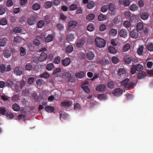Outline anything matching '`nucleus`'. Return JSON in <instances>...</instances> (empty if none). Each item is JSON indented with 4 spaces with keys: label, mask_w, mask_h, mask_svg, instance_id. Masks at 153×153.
Segmentation results:
<instances>
[{
    "label": "nucleus",
    "mask_w": 153,
    "mask_h": 153,
    "mask_svg": "<svg viewBox=\"0 0 153 153\" xmlns=\"http://www.w3.org/2000/svg\"><path fill=\"white\" fill-rule=\"evenodd\" d=\"M146 75V73L144 71H142L139 72L137 74V78L140 79L145 77Z\"/></svg>",
    "instance_id": "4be33fe9"
},
{
    "label": "nucleus",
    "mask_w": 153,
    "mask_h": 153,
    "mask_svg": "<svg viewBox=\"0 0 153 153\" xmlns=\"http://www.w3.org/2000/svg\"><path fill=\"white\" fill-rule=\"evenodd\" d=\"M6 39L5 38H1L0 39V46H4L6 44Z\"/></svg>",
    "instance_id": "2f4dec72"
},
{
    "label": "nucleus",
    "mask_w": 153,
    "mask_h": 153,
    "mask_svg": "<svg viewBox=\"0 0 153 153\" xmlns=\"http://www.w3.org/2000/svg\"><path fill=\"white\" fill-rule=\"evenodd\" d=\"M45 25L44 21L42 20H41L38 22L37 26L39 28H42Z\"/></svg>",
    "instance_id": "473e14b6"
},
{
    "label": "nucleus",
    "mask_w": 153,
    "mask_h": 153,
    "mask_svg": "<svg viewBox=\"0 0 153 153\" xmlns=\"http://www.w3.org/2000/svg\"><path fill=\"white\" fill-rule=\"evenodd\" d=\"M136 68V65H134L132 66L131 70V73L132 74H134L137 71Z\"/></svg>",
    "instance_id": "603ef678"
},
{
    "label": "nucleus",
    "mask_w": 153,
    "mask_h": 153,
    "mask_svg": "<svg viewBox=\"0 0 153 153\" xmlns=\"http://www.w3.org/2000/svg\"><path fill=\"white\" fill-rule=\"evenodd\" d=\"M40 77L44 78H49V74L47 72H45L40 75Z\"/></svg>",
    "instance_id": "6e6d98bb"
},
{
    "label": "nucleus",
    "mask_w": 153,
    "mask_h": 153,
    "mask_svg": "<svg viewBox=\"0 0 153 153\" xmlns=\"http://www.w3.org/2000/svg\"><path fill=\"white\" fill-rule=\"evenodd\" d=\"M86 57L90 60H92L94 57V53L91 52H88L87 53Z\"/></svg>",
    "instance_id": "a211bd4d"
},
{
    "label": "nucleus",
    "mask_w": 153,
    "mask_h": 153,
    "mask_svg": "<svg viewBox=\"0 0 153 153\" xmlns=\"http://www.w3.org/2000/svg\"><path fill=\"white\" fill-rule=\"evenodd\" d=\"M36 22V19L33 16L30 17L27 20V23L30 25H32Z\"/></svg>",
    "instance_id": "2eb2a0df"
},
{
    "label": "nucleus",
    "mask_w": 153,
    "mask_h": 153,
    "mask_svg": "<svg viewBox=\"0 0 153 153\" xmlns=\"http://www.w3.org/2000/svg\"><path fill=\"white\" fill-rule=\"evenodd\" d=\"M13 109L15 111H18L20 110V107L17 104L15 103L13 105Z\"/></svg>",
    "instance_id": "79ce46f5"
},
{
    "label": "nucleus",
    "mask_w": 153,
    "mask_h": 153,
    "mask_svg": "<svg viewBox=\"0 0 153 153\" xmlns=\"http://www.w3.org/2000/svg\"><path fill=\"white\" fill-rule=\"evenodd\" d=\"M54 108L53 107L47 106L45 108V110L48 112L52 113L54 110Z\"/></svg>",
    "instance_id": "5701e85b"
},
{
    "label": "nucleus",
    "mask_w": 153,
    "mask_h": 153,
    "mask_svg": "<svg viewBox=\"0 0 153 153\" xmlns=\"http://www.w3.org/2000/svg\"><path fill=\"white\" fill-rule=\"evenodd\" d=\"M81 107L80 105L78 103H77L74 104V109L75 110L80 109Z\"/></svg>",
    "instance_id": "680f3d73"
},
{
    "label": "nucleus",
    "mask_w": 153,
    "mask_h": 153,
    "mask_svg": "<svg viewBox=\"0 0 153 153\" xmlns=\"http://www.w3.org/2000/svg\"><path fill=\"white\" fill-rule=\"evenodd\" d=\"M124 61L126 63L129 64L132 61V58L131 57L126 56L124 59Z\"/></svg>",
    "instance_id": "c85d7f7f"
},
{
    "label": "nucleus",
    "mask_w": 153,
    "mask_h": 153,
    "mask_svg": "<svg viewBox=\"0 0 153 153\" xmlns=\"http://www.w3.org/2000/svg\"><path fill=\"white\" fill-rule=\"evenodd\" d=\"M137 29L139 30H142L143 28V25L141 22L138 23L137 25Z\"/></svg>",
    "instance_id": "13d9d810"
},
{
    "label": "nucleus",
    "mask_w": 153,
    "mask_h": 153,
    "mask_svg": "<svg viewBox=\"0 0 153 153\" xmlns=\"http://www.w3.org/2000/svg\"><path fill=\"white\" fill-rule=\"evenodd\" d=\"M95 42L96 46L99 48L104 47L105 45V41L99 37H97L95 38Z\"/></svg>",
    "instance_id": "f03ea898"
},
{
    "label": "nucleus",
    "mask_w": 153,
    "mask_h": 153,
    "mask_svg": "<svg viewBox=\"0 0 153 153\" xmlns=\"http://www.w3.org/2000/svg\"><path fill=\"white\" fill-rule=\"evenodd\" d=\"M116 6L113 3H111L109 4L108 8L110 11H114L115 9Z\"/></svg>",
    "instance_id": "c9c22d12"
},
{
    "label": "nucleus",
    "mask_w": 153,
    "mask_h": 153,
    "mask_svg": "<svg viewBox=\"0 0 153 153\" xmlns=\"http://www.w3.org/2000/svg\"><path fill=\"white\" fill-rule=\"evenodd\" d=\"M118 74L120 77H124L126 76V71L123 68H119L118 71Z\"/></svg>",
    "instance_id": "1a4fd4ad"
},
{
    "label": "nucleus",
    "mask_w": 153,
    "mask_h": 153,
    "mask_svg": "<svg viewBox=\"0 0 153 153\" xmlns=\"http://www.w3.org/2000/svg\"><path fill=\"white\" fill-rule=\"evenodd\" d=\"M108 5H104L101 8V11L102 12H105L108 10Z\"/></svg>",
    "instance_id": "864d4df0"
},
{
    "label": "nucleus",
    "mask_w": 153,
    "mask_h": 153,
    "mask_svg": "<svg viewBox=\"0 0 153 153\" xmlns=\"http://www.w3.org/2000/svg\"><path fill=\"white\" fill-rule=\"evenodd\" d=\"M81 88L83 89V90L87 93L88 94L90 92V90L88 86L81 85Z\"/></svg>",
    "instance_id": "49530a36"
},
{
    "label": "nucleus",
    "mask_w": 153,
    "mask_h": 153,
    "mask_svg": "<svg viewBox=\"0 0 153 153\" xmlns=\"http://www.w3.org/2000/svg\"><path fill=\"white\" fill-rule=\"evenodd\" d=\"M130 48V45L128 43L126 44L123 48V51L124 52L127 51Z\"/></svg>",
    "instance_id": "4c0bfd02"
},
{
    "label": "nucleus",
    "mask_w": 153,
    "mask_h": 153,
    "mask_svg": "<svg viewBox=\"0 0 153 153\" xmlns=\"http://www.w3.org/2000/svg\"><path fill=\"white\" fill-rule=\"evenodd\" d=\"M61 58L59 56H57L55 58L53 59V62L54 63L58 64L60 62Z\"/></svg>",
    "instance_id": "8fccbe9b"
},
{
    "label": "nucleus",
    "mask_w": 153,
    "mask_h": 153,
    "mask_svg": "<svg viewBox=\"0 0 153 153\" xmlns=\"http://www.w3.org/2000/svg\"><path fill=\"white\" fill-rule=\"evenodd\" d=\"M32 97L33 99L36 100V101H40L42 99V95L38 96L36 93H34L33 94Z\"/></svg>",
    "instance_id": "dca6fc26"
},
{
    "label": "nucleus",
    "mask_w": 153,
    "mask_h": 153,
    "mask_svg": "<svg viewBox=\"0 0 153 153\" xmlns=\"http://www.w3.org/2000/svg\"><path fill=\"white\" fill-rule=\"evenodd\" d=\"M106 89L105 85L104 84H100L97 86L96 88L97 91L102 92L105 90Z\"/></svg>",
    "instance_id": "ddd939ff"
},
{
    "label": "nucleus",
    "mask_w": 153,
    "mask_h": 153,
    "mask_svg": "<svg viewBox=\"0 0 153 153\" xmlns=\"http://www.w3.org/2000/svg\"><path fill=\"white\" fill-rule=\"evenodd\" d=\"M65 50L67 53H69L73 51V46L71 45H69L66 47Z\"/></svg>",
    "instance_id": "412c9836"
},
{
    "label": "nucleus",
    "mask_w": 153,
    "mask_h": 153,
    "mask_svg": "<svg viewBox=\"0 0 153 153\" xmlns=\"http://www.w3.org/2000/svg\"><path fill=\"white\" fill-rule=\"evenodd\" d=\"M7 23L6 19L5 18L2 19L0 21V24L3 25H4Z\"/></svg>",
    "instance_id": "052dcab7"
},
{
    "label": "nucleus",
    "mask_w": 153,
    "mask_h": 153,
    "mask_svg": "<svg viewBox=\"0 0 153 153\" xmlns=\"http://www.w3.org/2000/svg\"><path fill=\"white\" fill-rule=\"evenodd\" d=\"M114 86V83L113 82H108L107 85L108 87L110 88H113Z\"/></svg>",
    "instance_id": "774afa93"
},
{
    "label": "nucleus",
    "mask_w": 153,
    "mask_h": 153,
    "mask_svg": "<svg viewBox=\"0 0 153 153\" xmlns=\"http://www.w3.org/2000/svg\"><path fill=\"white\" fill-rule=\"evenodd\" d=\"M97 97L100 100L105 99L106 98V95L104 94H98Z\"/></svg>",
    "instance_id": "4d7b16f0"
},
{
    "label": "nucleus",
    "mask_w": 153,
    "mask_h": 153,
    "mask_svg": "<svg viewBox=\"0 0 153 153\" xmlns=\"http://www.w3.org/2000/svg\"><path fill=\"white\" fill-rule=\"evenodd\" d=\"M4 56L7 58L10 57V51L8 50H5L3 53Z\"/></svg>",
    "instance_id": "de8ad7c7"
},
{
    "label": "nucleus",
    "mask_w": 153,
    "mask_h": 153,
    "mask_svg": "<svg viewBox=\"0 0 153 153\" xmlns=\"http://www.w3.org/2000/svg\"><path fill=\"white\" fill-rule=\"evenodd\" d=\"M130 35L131 38L134 39L137 38L139 35L138 31L136 30H131L130 32Z\"/></svg>",
    "instance_id": "f8f14e48"
},
{
    "label": "nucleus",
    "mask_w": 153,
    "mask_h": 153,
    "mask_svg": "<svg viewBox=\"0 0 153 153\" xmlns=\"http://www.w3.org/2000/svg\"><path fill=\"white\" fill-rule=\"evenodd\" d=\"M47 58V56L46 53L44 52H42L38 58L39 61L43 62L45 61Z\"/></svg>",
    "instance_id": "423d86ee"
},
{
    "label": "nucleus",
    "mask_w": 153,
    "mask_h": 153,
    "mask_svg": "<svg viewBox=\"0 0 153 153\" xmlns=\"http://www.w3.org/2000/svg\"><path fill=\"white\" fill-rule=\"evenodd\" d=\"M62 65L64 66H67L71 63V60L69 58L66 57L62 61Z\"/></svg>",
    "instance_id": "4468645a"
},
{
    "label": "nucleus",
    "mask_w": 153,
    "mask_h": 153,
    "mask_svg": "<svg viewBox=\"0 0 153 153\" xmlns=\"http://www.w3.org/2000/svg\"><path fill=\"white\" fill-rule=\"evenodd\" d=\"M134 84L133 82L130 81V80L128 78L124 79L121 82V85L127 88H129L133 87Z\"/></svg>",
    "instance_id": "f257e3e1"
},
{
    "label": "nucleus",
    "mask_w": 153,
    "mask_h": 153,
    "mask_svg": "<svg viewBox=\"0 0 153 153\" xmlns=\"http://www.w3.org/2000/svg\"><path fill=\"white\" fill-rule=\"evenodd\" d=\"M108 50L109 52L113 54H115L117 52V50L112 46H110L108 48Z\"/></svg>",
    "instance_id": "aec40b11"
},
{
    "label": "nucleus",
    "mask_w": 153,
    "mask_h": 153,
    "mask_svg": "<svg viewBox=\"0 0 153 153\" xmlns=\"http://www.w3.org/2000/svg\"><path fill=\"white\" fill-rule=\"evenodd\" d=\"M20 55L21 56H24L26 54L25 49L22 47H21L20 48Z\"/></svg>",
    "instance_id": "37998d69"
},
{
    "label": "nucleus",
    "mask_w": 153,
    "mask_h": 153,
    "mask_svg": "<svg viewBox=\"0 0 153 153\" xmlns=\"http://www.w3.org/2000/svg\"><path fill=\"white\" fill-rule=\"evenodd\" d=\"M54 67V66L53 63H49L47 65L46 68L48 70L51 71L53 69Z\"/></svg>",
    "instance_id": "e433bc0d"
},
{
    "label": "nucleus",
    "mask_w": 153,
    "mask_h": 153,
    "mask_svg": "<svg viewBox=\"0 0 153 153\" xmlns=\"http://www.w3.org/2000/svg\"><path fill=\"white\" fill-rule=\"evenodd\" d=\"M117 30L114 29H111L110 30L109 32V33L110 35L114 36L117 34Z\"/></svg>",
    "instance_id": "c756f323"
},
{
    "label": "nucleus",
    "mask_w": 153,
    "mask_h": 153,
    "mask_svg": "<svg viewBox=\"0 0 153 153\" xmlns=\"http://www.w3.org/2000/svg\"><path fill=\"white\" fill-rule=\"evenodd\" d=\"M74 39V36L72 34H68L67 36L66 39L68 42H70L73 40Z\"/></svg>",
    "instance_id": "72a5a7b5"
},
{
    "label": "nucleus",
    "mask_w": 153,
    "mask_h": 153,
    "mask_svg": "<svg viewBox=\"0 0 153 153\" xmlns=\"http://www.w3.org/2000/svg\"><path fill=\"white\" fill-rule=\"evenodd\" d=\"M62 77L65 79H69L68 80V81L71 82L74 81V79L73 80V81H71V80L72 79V78L71 77V74L68 72H65L63 73L62 74Z\"/></svg>",
    "instance_id": "39448f33"
},
{
    "label": "nucleus",
    "mask_w": 153,
    "mask_h": 153,
    "mask_svg": "<svg viewBox=\"0 0 153 153\" xmlns=\"http://www.w3.org/2000/svg\"><path fill=\"white\" fill-rule=\"evenodd\" d=\"M14 73L16 75H21L23 73V69L22 67H18L14 69Z\"/></svg>",
    "instance_id": "6e6552de"
},
{
    "label": "nucleus",
    "mask_w": 153,
    "mask_h": 153,
    "mask_svg": "<svg viewBox=\"0 0 153 153\" xmlns=\"http://www.w3.org/2000/svg\"><path fill=\"white\" fill-rule=\"evenodd\" d=\"M77 8V6L75 4H72L69 7V8L70 10H74L76 9Z\"/></svg>",
    "instance_id": "a19ab883"
},
{
    "label": "nucleus",
    "mask_w": 153,
    "mask_h": 153,
    "mask_svg": "<svg viewBox=\"0 0 153 153\" xmlns=\"http://www.w3.org/2000/svg\"><path fill=\"white\" fill-rule=\"evenodd\" d=\"M147 47L148 51H153V43H151L148 44L147 45Z\"/></svg>",
    "instance_id": "ea45409f"
},
{
    "label": "nucleus",
    "mask_w": 153,
    "mask_h": 153,
    "mask_svg": "<svg viewBox=\"0 0 153 153\" xmlns=\"http://www.w3.org/2000/svg\"><path fill=\"white\" fill-rule=\"evenodd\" d=\"M136 67L137 71H142L143 69V66L140 64H138L136 66Z\"/></svg>",
    "instance_id": "bf43d9fd"
},
{
    "label": "nucleus",
    "mask_w": 153,
    "mask_h": 153,
    "mask_svg": "<svg viewBox=\"0 0 153 153\" xmlns=\"http://www.w3.org/2000/svg\"><path fill=\"white\" fill-rule=\"evenodd\" d=\"M52 6V2L51 1H48L45 2L44 4L45 8L47 9L51 7Z\"/></svg>",
    "instance_id": "393cba45"
},
{
    "label": "nucleus",
    "mask_w": 153,
    "mask_h": 153,
    "mask_svg": "<svg viewBox=\"0 0 153 153\" xmlns=\"http://www.w3.org/2000/svg\"><path fill=\"white\" fill-rule=\"evenodd\" d=\"M10 88L16 92H18L19 86L18 85H13V82L10 81Z\"/></svg>",
    "instance_id": "9b49d317"
},
{
    "label": "nucleus",
    "mask_w": 153,
    "mask_h": 153,
    "mask_svg": "<svg viewBox=\"0 0 153 153\" xmlns=\"http://www.w3.org/2000/svg\"><path fill=\"white\" fill-rule=\"evenodd\" d=\"M123 25L126 28L129 27L130 26V22L128 21H125L123 22Z\"/></svg>",
    "instance_id": "0e129e2a"
},
{
    "label": "nucleus",
    "mask_w": 153,
    "mask_h": 153,
    "mask_svg": "<svg viewBox=\"0 0 153 153\" xmlns=\"http://www.w3.org/2000/svg\"><path fill=\"white\" fill-rule=\"evenodd\" d=\"M14 42L18 43H20L22 41V38L19 36H16L14 38Z\"/></svg>",
    "instance_id": "a18cd8bd"
},
{
    "label": "nucleus",
    "mask_w": 153,
    "mask_h": 153,
    "mask_svg": "<svg viewBox=\"0 0 153 153\" xmlns=\"http://www.w3.org/2000/svg\"><path fill=\"white\" fill-rule=\"evenodd\" d=\"M54 38L53 34H50L48 35L45 39V41L46 42H49L53 41Z\"/></svg>",
    "instance_id": "6ab92c4d"
},
{
    "label": "nucleus",
    "mask_w": 153,
    "mask_h": 153,
    "mask_svg": "<svg viewBox=\"0 0 153 153\" xmlns=\"http://www.w3.org/2000/svg\"><path fill=\"white\" fill-rule=\"evenodd\" d=\"M87 29L89 31H93L94 29V26L93 24H89L87 27Z\"/></svg>",
    "instance_id": "09e8293b"
},
{
    "label": "nucleus",
    "mask_w": 153,
    "mask_h": 153,
    "mask_svg": "<svg viewBox=\"0 0 153 153\" xmlns=\"http://www.w3.org/2000/svg\"><path fill=\"white\" fill-rule=\"evenodd\" d=\"M95 5V3L93 1H91L88 3L87 7L89 9H92Z\"/></svg>",
    "instance_id": "a878e982"
},
{
    "label": "nucleus",
    "mask_w": 153,
    "mask_h": 153,
    "mask_svg": "<svg viewBox=\"0 0 153 153\" xmlns=\"http://www.w3.org/2000/svg\"><path fill=\"white\" fill-rule=\"evenodd\" d=\"M98 20L99 21H102L105 20L107 19L106 16L100 14L98 16Z\"/></svg>",
    "instance_id": "7c9ffc66"
},
{
    "label": "nucleus",
    "mask_w": 153,
    "mask_h": 153,
    "mask_svg": "<svg viewBox=\"0 0 153 153\" xmlns=\"http://www.w3.org/2000/svg\"><path fill=\"white\" fill-rule=\"evenodd\" d=\"M95 18V15L93 14H90L88 15L86 17V19L88 21L93 20Z\"/></svg>",
    "instance_id": "cd10ccee"
},
{
    "label": "nucleus",
    "mask_w": 153,
    "mask_h": 153,
    "mask_svg": "<svg viewBox=\"0 0 153 153\" xmlns=\"http://www.w3.org/2000/svg\"><path fill=\"white\" fill-rule=\"evenodd\" d=\"M61 105L65 107H68L71 106L72 103L70 101H63L61 103Z\"/></svg>",
    "instance_id": "bb28decb"
},
{
    "label": "nucleus",
    "mask_w": 153,
    "mask_h": 153,
    "mask_svg": "<svg viewBox=\"0 0 153 153\" xmlns=\"http://www.w3.org/2000/svg\"><path fill=\"white\" fill-rule=\"evenodd\" d=\"M6 11L5 8L3 7H0V15H2Z\"/></svg>",
    "instance_id": "69168bd1"
},
{
    "label": "nucleus",
    "mask_w": 153,
    "mask_h": 153,
    "mask_svg": "<svg viewBox=\"0 0 153 153\" xmlns=\"http://www.w3.org/2000/svg\"><path fill=\"white\" fill-rule=\"evenodd\" d=\"M111 61L112 63L116 64L118 62L119 59L116 57L114 56L112 58Z\"/></svg>",
    "instance_id": "e2e57ef3"
},
{
    "label": "nucleus",
    "mask_w": 153,
    "mask_h": 153,
    "mask_svg": "<svg viewBox=\"0 0 153 153\" xmlns=\"http://www.w3.org/2000/svg\"><path fill=\"white\" fill-rule=\"evenodd\" d=\"M140 16L142 19L145 20L148 18L149 15L147 12H143L141 14Z\"/></svg>",
    "instance_id": "b1692460"
},
{
    "label": "nucleus",
    "mask_w": 153,
    "mask_h": 153,
    "mask_svg": "<svg viewBox=\"0 0 153 153\" xmlns=\"http://www.w3.org/2000/svg\"><path fill=\"white\" fill-rule=\"evenodd\" d=\"M123 93V90L120 88H115L113 91V94L114 96H119Z\"/></svg>",
    "instance_id": "20e7f679"
},
{
    "label": "nucleus",
    "mask_w": 153,
    "mask_h": 153,
    "mask_svg": "<svg viewBox=\"0 0 153 153\" xmlns=\"http://www.w3.org/2000/svg\"><path fill=\"white\" fill-rule=\"evenodd\" d=\"M137 16L134 15H133L132 16L130 17V20L133 22H136L137 18Z\"/></svg>",
    "instance_id": "338daca9"
},
{
    "label": "nucleus",
    "mask_w": 153,
    "mask_h": 153,
    "mask_svg": "<svg viewBox=\"0 0 153 153\" xmlns=\"http://www.w3.org/2000/svg\"><path fill=\"white\" fill-rule=\"evenodd\" d=\"M22 29L20 27H15L13 30V31L16 33H20L22 32Z\"/></svg>",
    "instance_id": "5fc2aeb1"
},
{
    "label": "nucleus",
    "mask_w": 153,
    "mask_h": 153,
    "mask_svg": "<svg viewBox=\"0 0 153 153\" xmlns=\"http://www.w3.org/2000/svg\"><path fill=\"white\" fill-rule=\"evenodd\" d=\"M136 4H132L130 7V10L132 11H135L137 10L138 8Z\"/></svg>",
    "instance_id": "c03bdc74"
},
{
    "label": "nucleus",
    "mask_w": 153,
    "mask_h": 153,
    "mask_svg": "<svg viewBox=\"0 0 153 153\" xmlns=\"http://www.w3.org/2000/svg\"><path fill=\"white\" fill-rule=\"evenodd\" d=\"M97 63L105 65L109 64V61L108 59H106L105 58H103L102 59L98 60L97 62Z\"/></svg>",
    "instance_id": "9d476101"
},
{
    "label": "nucleus",
    "mask_w": 153,
    "mask_h": 153,
    "mask_svg": "<svg viewBox=\"0 0 153 153\" xmlns=\"http://www.w3.org/2000/svg\"><path fill=\"white\" fill-rule=\"evenodd\" d=\"M118 35L121 37L125 38L127 36V31L124 29H121L118 32Z\"/></svg>",
    "instance_id": "0eeeda50"
},
{
    "label": "nucleus",
    "mask_w": 153,
    "mask_h": 153,
    "mask_svg": "<svg viewBox=\"0 0 153 153\" xmlns=\"http://www.w3.org/2000/svg\"><path fill=\"white\" fill-rule=\"evenodd\" d=\"M85 75V73L84 71H81L76 73L75 74V76L77 78L81 79Z\"/></svg>",
    "instance_id": "f3484780"
},
{
    "label": "nucleus",
    "mask_w": 153,
    "mask_h": 153,
    "mask_svg": "<svg viewBox=\"0 0 153 153\" xmlns=\"http://www.w3.org/2000/svg\"><path fill=\"white\" fill-rule=\"evenodd\" d=\"M77 22L74 20H71L68 23V30L71 31L76 26Z\"/></svg>",
    "instance_id": "7ed1b4c3"
},
{
    "label": "nucleus",
    "mask_w": 153,
    "mask_h": 153,
    "mask_svg": "<svg viewBox=\"0 0 153 153\" xmlns=\"http://www.w3.org/2000/svg\"><path fill=\"white\" fill-rule=\"evenodd\" d=\"M143 46H140L138 49L137 52L139 55H141L143 52Z\"/></svg>",
    "instance_id": "3c124183"
},
{
    "label": "nucleus",
    "mask_w": 153,
    "mask_h": 153,
    "mask_svg": "<svg viewBox=\"0 0 153 153\" xmlns=\"http://www.w3.org/2000/svg\"><path fill=\"white\" fill-rule=\"evenodd\" d=\"M121 17L120 16H117L114 19V22L115 24H118L121 21Z\"/></svg>",
    "instance_id": "58836bf2"
},
{
    "label": "nucleus",
    "mask_w": 153,
    "mask_h": 153,
    "mask_svg": "<svg viewBox=\"0 0 153 153\" xmlns=\"http://www.w3.org/2000/svg\"><path fill=\"white\" fill-rule=\"evenodd\" d=\"M40 8V6L38 3H36L33 5V9L35 10H37Z\"/></svg>",
    "instance_id": "f704fd0d"
}]
</instances>
